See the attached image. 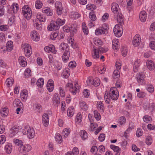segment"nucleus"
I'll return each instance as SVG.
<instances>
[{
  "label": "nucleus",
  "instance_id": "obj_30",
  "mask_svg": "<svg viewBox=\"0 0 155 155\" xmlns=\"http://www.w3.org/2000/svg\"><path fill=\"white\" fill-rule=\"evenodd\" d=\"M0 113L2 116L5 117L8 114V109L6 107L2 108L0 110Z\"/></svg>",
  "mask_w": 155,
  "mask_h": 155
},
{
  "label": "nucleus",
  "instance_id": "obj_28",
  "mask_svg": "<svg viewBox=\"0 0 155 155\" xmlns=\"http://www.w3.org/2000/svg\"><path fill=\"white\" fill-rule=\"evenodd\" d=\"M33 109L35 112L40 113L42 110V108L41 105L35 103L33 104Z\"/></svg>",
  "mask_w": 155,
  "mask_h": 155
},
{
  "label": "nucleus",
  "instance_id": "obj_6",
  "mask_svg": "<svg viewBox=\"0 0 155 155\" xmlns=\"http://www.w3.org/2000/svg\"><path fill=\"white\" fill-rule=\"evenodd\" d=\"M109 95L110 98L114 100L117 99L119 97V93L115 88H111L109 91Z\"/></svg>",
  "mask_w": 155,
  "mask_h": 155
},
{
  "label": "nucleus",
  "instance_id": "obj_63",
  "mask_svg": "<svg viewBox=\"0 0 155 155\" xmlns=\"http://www.w3.org/2000/svg\"><path fill=\"white\" fill-rule=\"evenodd\" d=\"M83 93L84 97L85 98L88 97L90 95L89 90L87 89H84Z\"/></svg>",
  "mask_w": 155,
  "mask_h": 155
},
{
  "label": "nucleus",
  "instance_id": "obj_29",
  "mask_svg": "<svg viewBox=\"0 0 155 155\" xmlns=\"http://www.w3.org/2000/svg\"><path fill=\"white\" fill-rule=\"evenodd\" d=\"M5 150L6 152L8 154H10L12 151V146L10 143H8L5 147Z\"/></svg>",
  "mask_w": 155,
  "mask_h": 155
},
{
  "label": "nucleus",
  "instance_id": "obj_23",
  "mask_svg": "<svg viewBox=\"0 0 155 155\" xmlns=\"http://www.w3.org/2000/svg\"><path fill=\"white\" fill-rule=\"evenodd\" d=\"M74 110L72 106H70L68 109L67 110V114L68 116L70 117H72L74 115Z\"/></svg>",
  "mask_w": 155,
  "mask_h": 155
},
{
  "label": "nucleus",
  "instance_id": "obj_53",
  "mask_svg": "<svg viewBox=\"0 0 155 155\" xmlns=\"http://www.w3.org/2000/svg\"><path fill=\"white\" fill-rule=\"evenodd\" d=\"M14 142L16 145L19 146V147H21L23 145V143L22 141L18 139H14Z\"/></svg>",
  "mask_w": 155,
  "mask_h": 155
},
{
  "label": "nucleus",
  "instance_id": "obj_32",
  "mask_svg": "<svg viewBox=\"0 0 155 155\" xmlns=\"http://www.w3.org/2000/svg\"><path fill=\"white\" fill-rule=\"evenodd\" d=\"M28 91L26 89L23 90L21 92V97L24 101H26L28 97Z\"/></svg>",
  "mask_w": 155,
  "mask_h": 155
},
{
  "label": "nucleus",
  "instance_id": "obj_60",
  "mask_svg": "<svg viewBox=\"0 0 155 155\" xmlns=\"http://www.w3.org/2000/svg\"><path fill=\"white\" fill-rule=\"evenodd\" d=\"M44 84V80L43 78H41L39 79L37 82V84L38 86L42 87Z\"/></svg>",
  "mask_w": 155,
  "mask_h": 155
},
{
  "label": "nucleus",
  "instance_id": "obj_58",
  "mask_svg": "<svg viewBox=\"0 0 155 155\" xmlns=\"http://www.w3.org/2000/svg\"><path fill=\"white\" fill-rule=\"evenodd\" d=\"M77 25L75 24L70 27V32L72 34L75 33L77 30Z\"/></svg>",
  "mask_w": 155,
  "mask_h": 155
},
{
  "label": "nucleus",
  "instance_id": "obj_24",
  "mask_svg": "<svg viewBox=\"0 0 155 155\" xmlns=\"http://www.w3.org/2000/svg\"><path fill=\"white\" fill-rule=\"evenodd\" d=\"M52 101L54 104H56L60 103V98L58 94L55 93L53 96Z\"/></svg>",
  "mask_w": 155,
  "mask_h": 155
},
{
  "label": "nucleus",
  "instance_id": "obj_13",
  "mask_svg": "<svg viewBox=\"0 0 155 155\" xmlns=\"http://www.w3.org/2000/svg\"><path fill=\"white\" fill-rule=\"evenodd\" d=\"M42 122L45 127H47L49 124V118L48 114L46 113L44 114L42 116Z\"/></svg>",
  "mask_w": 155,
  "mask_h": 155
},
{
  "label": "nucleus",
  "instance_id": "obj_7",
  "mask_svg": "<svg viewBox=\"0 0 155 155\" xmlns=\"http://www.w3.org/2000/svg\"><path fill=\"white\" fill-rule=\"evenodd\" d=\"M31 149V146L28 144L23 145L18 148V151L21 153H25L29 151Z\"/></svg>",
  "mask_w": 155,
  "mask_h": 155
},
{
  "label": "nucleus",
  "instance_id": "obj_12",
  "mask_svg": "<svg viewBox=\"0 0 155 155\" xmlns=\"http://www.w3.org/2000/svg\"><path fill=\"white\" fill-rule=\"evenodd\" d=\"M55 7L56 8L57 13L58 15H60L62 13V6L61 3L59 1H57L55 3Z\"/></svg>",
  "mask_w": 155,
  "mask_h": 155
},
{
  "label": "nucleus",
  "instance_id": "obj_37",
  "mask_svg": "<svg viewBox=\"0 0 155 155\" xmlns=\"http://www.w3.org/2000/svg\"><path fill=\"white\" fill-rule=\"evenodd\" d=\"M71 130L69 128H66L64 129L62 133L64 137H67L70 132Z\"/></svg>",
  "mask_w": 155,
  "mask_h": 155
},
{
  "label": "nucleus",
  "instance_id": "obj_42",
  "mask_svg": "<svg viewBox=\"0 0 155 155\" xmlns=\"http://www.w3.org/2000/svg\"><path fill=\"white\" fill-rule=\"evenodd\" d=\"M97 107L98 109L102 111L104 109V105L103 102L100 101H98L97 102Z\"/></svg>",
  "mask_w": 155,
  "mask_h": 155
},
{
  "label": "nucleus",
  "instance_id": "obj_46",
  "mask_svg": "<svg viewBox=\"0 0 155 155\" xmlns=\"http://www.w3.org/2000/svg\"><path fill=\"white\" fill-rule=\"evenodd\" d=\"M82 116L81 113H78L76 117V123L77 124H79L82 121Z\"/></svg>",
  "mask_w": 155,
  "mask_h": 155
},
{
  "label": "nucleus",
  "instance_id": "obj_48",
  "mask_svg": "<svg viewBox=\"0 0 155 155\" xmlns=\"http://www.w3.org/2000/svg\"><path fill=\"white\" fill-rule=\"evenodd\" d=\"M121 53L123 56L125 57L127 54L128 53V50L126 46H123L121 49Z\"/></svg>",
  "mask_w": 155,
  "mask_h": 155
},
{
  "label": "nucleus",
  "instance_id": "obj_57",
  "mask_svg": "<svg viewBox=\"0 0 155 155\" xmlns=\"http://www.w3.org/2000/svg\"><path fill=\"white\" fill-rule=\"evenodd\" d=\"M123 17L122 14L120 13H118L117 15V21L120 23H121L123 21Z\"/></svg>",
  "mask_w": 155,
  "mask_h": 155
},
{
  "label": "nucleus",
  "instance_id": "obj_4",
  "mask_svg": "<svg viewBox=\"0 0 155 155\" xmlns=\"http://www.w3.org/2000/svg\"><path fill=\"white\" fill-rule=\"evenodd\" d=\"M21 48L24 50L25 56L27 57H30L32 53L31 46L28 44L25 43L22 45Z\"/></svg>",
  "mask_w": 155,
  "mask_h": 155
},
{
  "label": "nucleus",
  "instance_id": "obj_47",
  "mask_svg": "<svg viewBox=\"0 0 155 155\" xmlns=\"http://www.w3.org/2000/svg\"><path fill=\"white\" fill-rule=\"evenodd\" d=\"M82 29L83 32L86 35L88 33V29L87 27L86 24L83 22L82 24Z\"/></svg>",
  "mask_w": 155,
  "mask_h": 155
},
{
  "label": "nucleus",
  "instance_id": "obj_34",
  "mask_svg": "<svg viewBox=\"0 0 155 155\" xmlns=\"http://www.w3.org/2000/svg\"><path fill=\"white\" fill-rule=\"evenodd\" d=\"M74 38L73 35H71L68 38V41L69 44H70L72 47L74 48H75V46L74 44Z\"/></svg>",
  "mask_w": 155,
  "mask_h": 155
},
{
  "label": "nucleus",
  "instance_id": "obj_45",
  "mask_svg": "<svg viewBox=\"0 0 155 155\" xmlns=\"http://www.w3.org/2000/svg\"><path fill=\"white\" fill-rule=\"evenodd\" d=\"M153 142L152 137L151 136H147L146 138V143L148 145H150Z\"/></svg>",
  "mask_w": 155,
  "mask_h": 155
},
{
  "label": "nucleus",
  "instance_id": "obj_17",
  "mask_svg": "<svg viewBox=\"0 0 155 155\" xmlns=\"http://www.w3.org/2000/svg\"><path fill=\"white\" fill-rule=\"evenodd\" d=\"M140 62L141 60L140 59H137L135 61L133 67V70L134 72L138 71Z\"/></svg>",
  "mask_w": 155,
  "mask_h": 155
},
{
  "label": "nucleus",
  "instance_id": "obj_3",
  "mask_svg": "<svg viewBox=\"0 0 155 155\" xmlns=\"http://www.w3.org/2000/svg\"><path fill=\"white\" fill-rule=\"evenodd\" d=\"M108 29V27L107 25L106 24H104L101 27H100L96 29L95 30V35H98L104 34Z\"/></svg>",
  "mask_w": 155,
  "mask_h": 155
},
{
  "label": "nucleus",
  "instance_id": "obj_26",
  "mask_svg": "<svg viewBox=\"0 0 155 155\" xmlns=\"http://www.w3.org/2000/svg\"><path fill=\"white\" fill-rule=\"evenodd\" d=\"M79 105L81 109L84 111H86L88 109V105L84 101H80Z\"/></svg>",
  "mask_w": 155,
  "mask_h": 155
},
{
  "label": "nucleus",
  "instance_id": "obj_33",
  "mask_svg": "<svg viewBox=\"0 0 155 155\" xmlns=\"http://www.w3.org/2000/svg\"><path fill=\"white\" fill-rule=\"evenodd\" d=\"M79 134L81 138L84 140L87 139L88 136V134L84 130H81Z\"/></svg>",
  "mask_w": 155,
  "mask_h": 155
},
{
  "label": "nucleus",
  "instance_id": "obj_50",
  "mask_svg": "<svg viewBox=\"0 0 155 155\" xmlns=\"http://www.w3.org/2000/svg\"><path fill=\"white\" fill-rule=\"evenodd\" d=\"M54 65L58 70H60L62 68V64L61 63L56 61L54 63Z\"/></svg>",
  "mask_w": 155,
  "mask_h": 155
},
{
  "label": "nucleus",
  "instance_id": "obj_8",
  "mask_svg": "<svg viewBox=\"0 0 155 155\" xmlns=\"http://www.w3.org/2000/svg\"><path fill=\"white\" fill-rule=\"evenodd\" d=\"M100 52L99 48L94 46L91 51V55L93 58L95 59L99 58Z\"/></svg>",
  "mask_w": 155,
  "mask_h": 155
},
{
  "label": "nucleus",
  "instance_id": "obj_15",
  "mask_svg": "<svg viewBox=\"0 0 155 155\" xmlns=\"http://www.w3.org/2000/svg\"><path fill=\"white\" fill-rule=\"evenodd\" d=\"M146 65L147 68L150 71H153L155 68V64L152 60H148L146 61Z\"/></svg>",
  "mask_w": 155,
  "mask_h": 155
},
{
  "label": "nucleus",
  "instance_id": "obj_14",
  "mask_svg": "<svg viewBox=\"0 0 155 155\" xmlns=\"http://www.w3.org/2000/svg\"><path fill=\"white\" fill-rule=\"evenodd\" d=\"M144 74L142 73H139L137 74V78L138 83L140 84H143L145 83Z\"/></svg>",
  "mask_w": 155,
  "mask_h": 155
},
{
  "label": "nucleus",
  "instance_id": "obj_56",
  "mask_svg": "<svg viewBox=\"0 0 155 155\" xmlns=\"http://www.w3.org/2000/svg\"><path fill=\"white\" fill-rule=\"evenodd\" d=\"M24 74L25 77H28L31 75V69L29 68H27L24 71Z\"/></svg>",
  "mask_w": 155,
  "mask_h": 155
},
{
  "label": "nucleus",
  "instance_id": "obj_49",
  "mask_svg": "<svg viewBox=\"0 0 155 155\" xmlns=\"http://www.w3.org/2000/svg\"><path fill=\"white\" fill-rule=\"evenodd\" d=\"M43 4L42 2L39 0H37L35 2V6L37 9L41 8Z\"/></svg>",
  "mask_w": 155,
  "mask_h": 155
},
{
  "label": "nucleus",
  "instance_id": "obj_39",
  "mask_svg": "<svg viewBox=\"0 0 155 155\" xmlns=\"http://www.w3.org/2000/svg\"><path fill=\"white\" fill-rule=\"evenodd\" d=\"M55 23L57 24L58 27L59 26H62L64 25L65 23V20L64 19H61V18H58L57 20L55 21Z\"/></svg>",
  "mask_w": 155,
  "mask_h": 155
},
{
  "label": "nucleus",
  "instance_id": "obj_38",
  "mask_svg": "<svg viewBox=\"0 0 155 155\" xmlns=\"http://www.w3.org/2000/svg\"><path fill=\"white\" fill-rule=\"evenodd\" d=\"M126 119L124 117L122 116L119 118L117 123L120 126L126 123Z\"/></svg>",
  "mask_w": 155,
  "mask_h": 155
},
{
  "label": "nucleus",
  "instance_id": "obj_59",
  "mask_svg": "<svg viewBox=\"0 0 155 155\" xmlns=\"http://www.w3.org/2000/svg\"><path fill=\"white\" fill-rule=\"evenodd\" d=\"M54 87V81L52 79L49 80L47 82V87Z\"/></svg>",
  "mask_w": 155,
  "mask_h": 155
},
{
  "label": "nucleus",
  "instance_id": "obj_18",
  "mask_svg": "<svg viewBox=\"0 0 155 155\" xmlns=\"http://www.w3.org/2000/svg\"><path fill=\"white\" fill-rule=\"evenodd\" d=\"M42 12L48 16H51L53 15L52 10L49 7L43 8L42 9Z\"/></svg>",
  "mask_w": 155,
  "mask_h": 155
},
{
  "label": "nucleus",
  "instance_id": "obj_1",
  "mask_svg": "<svg viewBox=\"0 0 155 155\" xmlns=\"http://www.w3.org/2000/svg\"><path fill=\"white\" fill-rule=\"evenodd\" d=\"M22 132L24 134L26 135L29 139L33 138L35 136V131L33 128L27 126L24 127Z\"/></svg>",
  "mask_w": 155,
  "mask_h": 155
},
{
  "label": "nucleus",
  "instance_id": "obj_43",
  "mask_svg": "<svg viewBox=\"0 0 155 155\" xmlns=\"http://www.w3.org/2000/svg\"><path fill=\"white\" fill-rule=\"evenodd\" d=\"M60 49L61 51H64L65 50L67 51L68 45L65 43H62L59 46Z\"/></svg>",
  "mask_w": 155,
  "mask_h": 155
},
{
  "label": "nucleus",
  "instance_id": "obj_2",
  "mask_svg": "<svg viewBox=\"0 0 155 155\" xmlns=\"http://www.w3.org/2000/svg\"><path fill=\"white\" fill-rule=\"evenodd\" d=\"M22 12L24 17L27 20L30 19L31 17L32 13L31 9L28 5H25L22 8Z\"/></svg>",
  "mask_w": 155,
  "mask_h": 155
},
{
  "label": "nucleus",
  "instance_id": "obj_27",
  "mask_svg": "<svg viewBox=\"0 0 155 155\" xmlns=\"http://www.w3.org/2000/svg\"><path fill=\"white\" fill-rule=\"evenodd\" d=\"M70 73V71L68 68H66L64 70L62 74V76L63 78H67L68 77Z\"/></svg>",
  "mask_w": 155,
  "mask_h": 155
},
{
  "label": "nucleus",
  "instance_id": "obj_16",
  "mask_svg": "<svg viewBox=\"0 0 155 155\" xmlns=\"http://www.w3.org/2000/svg\"><path fill=\"white\" fill-rule=\"evenodd\" d=\"M59 27H58L57 24L55 23V21L52 22L48 26V29L49 31H52L53 30H57L59 28Z\"/></svg>",
  "mask_w": 155,
  "mask_h": 155
},
{
  "label": "nucleus",
  "instance_id": "obj_54",
  "mask_svg": "<svg viewBox=\"0 0 155 155\" xmlns=\"http://www.w3.org/2000/svg\"><path fill=\"white\" fill-rule=\"evenodd\" d=\"M81 15L77 12H73L71 15V18L74 19H76L80 17Z\"/></svg>",
  "mask_w": 155,
  "mask_h": 155
},
{
  "label": "nucleus",
  "instance_id": "obj_51",
  "mask_svg": "<svg viewBox=\"0 0 155 155\" xmlns=\"http://www.w3.org/2000/svg\"><path fill=\"white\" fill-rule=\"evenodd\" d=\"M94 44L97 46H99L103 44L101 40L98 38H95L94 40Z\"/></svg>",
  "mask_w": 155,
  "mask_h": 155
},
{
  "label": "nucleus",
  "instance_id": "obj_55",
  "mask_svg": "<svg viewBox=\"0 0 155 155\" xmlns=\"http://www.w3.org/2000/svg\"><path fill=\"white\" fill-rule=\"evenodd\" d=\"M96 8V6L94 4H88L86 5V8L88 10L93 11Z\"/></svg>",
  "mask_w": 155,
  "mask_h": 155
},
{
  "label": "nucleus",
  "instance_id": "obj_35",
  "mask_svg": "<svg viewBox=\"0 0 155 155\" xmlns=\"http://www.w3.org/2000/svg\"><path fill=\"white\" fill-rule=\"evenodd\" d=\"M13 43L12 41H8L7 43V46H6V48L7 49V51H10L13 48Z\"/></svg>",
  "mask_w": 155,
  "mask_h": 155
},
{
  "label": "nucleus",
  "instance_id": "obj_19",
  "mask_svg": "<svg viewBox=\"0 0 155 155\" xmlns=\"http://www.w3.org/2000/svg\"><path fill=\"white\" fill-rule=\"evenodd\" d=\"M119 42L117 39H114L112 40V47L114 50H117L119 48Z\"/></svg>",
  "mask_w": 155,
  "mask_h": 155
},
{
  "label": "nucleus",
  "instance_id": "obj_31",
  "mask_svg": "<svg viewBox=\"0 0 155 155\" xmlns=\"http://www.w3.org/2000/svg\"><path fill=\"white\" fill-rule=\"evenodd\" d=\"M36 18L40 21L44 22L46 21V18L44 15L40 13H38L37 14Z\"/></svg>",
  "mask_w": 155,
  "mask_h": 155
},
{
  "label": "nucleus",
  "instance_id": "obj_44",
  "mask_svg": "<svg viewBox=\"0 0 155 155\" xmlns=\"http://www.w3.org/2000/svg\"><path fill=\"white\" fill-rule=\"evenodd\" d=\"M55 140L57 142L60 143L62 142V138L59 134H56L55 135Z\"/></svg>",
  "mask_w": 155,
  "mask_h": 155
},
{
  "label": "nucleus",
  "instance_id": "obj_40",
  "mask_svg": "<svg viewBox=\"0 0 155 155\" xmlns=\"http://www.w3.org/2000/svg\"><path fill=\"white\" fill-rule=\"evenodd\" d=\"M11 8L12 9L13 13H16L19 9V5L17 3H13L11 7Z\"/></svg>",
  "mask_w": 155,
  "mask_h": 155
},
{
  "label": "nucleus",
  "instance_id": "obj_10",
  "mask_svg": "<svg viewBox=\"0 0 155 155\" xmlns=\"http://www.w3.org/2000/svg\"><path fill=\"white\" fill-rule=\"evenodd\" d=\"M19 129V126L15 125L13 126L10 129L9 132V134L10 136L12 137L14 136L18 133Z\"/></svg>",
  "mask_w": 155,
  "mask_h": 155
},
{
  "label": "nucleus",
  "instance_id": "obj_64",
  "mask_svg": "<svg viewBox=\"0 0 155 155\" xmlns=\"http://www.w3.org/2000/svg\"><path fill=\"white\" fill-rule=\"evenodd\" d=\"M143 119L144 122L148 123L151 120V118L150 116L145 115L143 117Z\"/></svg>",
  "mask_w": 155,
  "mask_h": 155
},
{
  "label": "nucleus",
  "instance_id": "obj_21",
  "mask_svg": "<svg viewBox=\"0 0 155 155\" xmlns=\"http://www.w3.org/2000/svg\"><path fill=\"white\" fill-rule=\"evenodd\" d=\"M140 20L142 22H144L147 19V13L144 11L141 12L139 15Z\"/></svg>",
  "mask_w": 155,
  "mask_h": 155
},
{
  "label": "nucleus",
  "instance_id": "obj_25",
  "mask_svg": "<svg viewBox=\"0 0 155 155\" xmlns=\"http://www.w3.org/2000/svg\"><path fill=\"white\" fill-rule=\"evenodd\" d=\"M18 61L22 67H25L27 65V63L25 58L22 56H20L18 58Z\"/></svg>",
  "mask_w": 155,
  "mask_h": 155
},
{
  "label": "nucleus",
  "instance_id": "obj_9",
  "mask_svg": "<svg viewBox=\"0 0 155 155\" xmlns=\"http://www.w3.org/2000/svg\"><path fill=\"white\" fill-rule=\"evenodd\" d=\"M140 35L139 34H136L134 37L132 41L133 45L135 47L138 46L141 42Z\"/></svg>",
  "mask_w": 155,
  "mask_h": 155
},
{
  "label": "nucleus",
  "instance_id": "obj_52",
  "mask_svg": "<svg viewBox=\"0 0 155 155\" xmlns=\"http://www.w3.org/2000/svg\"><path fill=\"white\" fill-rule=\"evenodd\" d=\"M70 92L73 95H75L77 92L80 91L79 88H70L69 89Z\"/></svg>",
  "mask_w": 155,
  "mask_h": 155
},
{
  "label": "nucleus",
  "instance_id": "obj_61",
  "mask_svg": "<svg viewBox=\"0 0 155 155\" xmlns=\"http://www.w3.org/2000/svg\"><path fill=\"white\" fill-rule=\"evenodd\" d=\"M94 117L97 120H100L101 118V116L100 113H98L97 110H94Z\"/></svg>",
  "mask_w": 155,
  "mask_h": 155
},
{
  "label": "nucleus",
  "instance_id": "obj_5",
  "mask_svg": "<svg viewBox=\"0 0 155 155\" xmlns=\"http://www.w3.org/2000/svg\"><path fill=\"white\" fill-rule=\"evenodd\" d=\"M121 26L119 24L116 25L114 26L113 31L115 35L118 37H120L122 35L123 31Z\"/></svg>",
  "mask_w": 155,
  "mask_h": 155
},
{
  "label": "nucleus",
  "instance_id": "obj_62",
  "mask_svg": "<svg viewBox=\"0 0 155 155\" xmlns=\"http://www.w3.org/2000/svg\"><path fill=\"white\" fill-rule=\"evenodd\" d=\"M97 126V124L96 123H91L90 126V128L89 129L91 131H93Z\"/></svg>",
  "mask_w": 155,
  "mask_h": 155
},
{
  "label": "nucleus",
  "instance_id": "obj_11",
  "mask_svg": "<svg viewBox=\"0 0 155 155\" xmlns=\"http://www.w3.org/2000/svg\"><path fill=\"white\" fill-rule=\"evenodd\" d=\"M30 36L32 39L35 41H38L40 40V35L39 33L36 31L33 30L31 31Z\"/></svg>",
  "mask_w": 155,
  "mask_h": 155
},
{
  "label": "nucleus",
  "instance_id": "obj_41",
  "mask_svg": "<svg viewBox=\"0 0 155 155\" xmlns=\"http://www.w3.org/2000/svg\"><path fill=\"white\" fill-rule=\"evenodd\" d=\"M14 80L12 78H9L7 79L5 81V84L8 87H12L13 84Z\"/></svg>",
  "mask_w": 155,
  "mask_h": 155
},
{
  "label": "nucleus",
  "instance_id": "obj_20",
  "mask_svg": "<svg viewBox=\"0 0 155 155\" xmlns=\"http://www.w3.org/2000/svg\"><path fill=\"white\" fill-rule=\"evenodd\" d=\"M111 8L113 12L115 14H117L119 9L118 5L116 3H113L111 5Z\"/></svg>",
  "mask_w": 155,
  "mask_h": 155
},
{
  "label": "nucleus",
  "instance_id": "obj_36",
  "mask_svg": "<svg viewBox=\"0 0 155 155\" xmlns=\"http://www.w3.org/2000/svg\"><path fill=\"white\" fill-rule=\"evenodd\" d=\"M13 105L14 106H16L18 107H23V105L22 103L18 99H15L13 101Z\"/></svg>",
  "mask_w": 155,
  "mask_h": 155
},
{
  "label": "nucleus",
  "instance_id": "obj_22",
  "mask_svg": "<svg viewBox=\"0 0 155 155\" xmlns=\"http://www.w3.org/2000/svg\"><path fill=\"white\" fill-rule=\"evenodd\" d=\"M70 54V52L68 51H65L64 53L62 56V60L64 63H66L68 61Z\"/></svg>",
  "mask_w": 155,
  "mask_h": 155
}]
</instances>
